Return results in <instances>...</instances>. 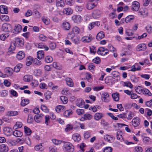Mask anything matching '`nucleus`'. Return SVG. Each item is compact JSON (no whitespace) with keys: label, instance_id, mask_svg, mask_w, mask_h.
I'll return each mask as SVG.
<instances>
[{"label":"nucleus","instance_id":"obj_1","mask_svg":"<svg viewBox=\"0 0 152 152\" xmlns=\"http://www.w3.org/2000/svg\"><path fill=\"white\" fill-rule=\"evenodd\" d=\"M64 143V147L66 150V151L68 152H73L74 150V147L73 145L69 142H65L63 141Z\"/></svg>","mask_w":152,"mask_h":152},{"label":"nucleus","instance_id":"obj_2","mask_svg":"<svg viewBox=\"0 0 152 152\" xmlns=\"http://www.w3.org/2000/svg\"><path fill=\"white\" fill-rule=\"evenodd\" d=\"M109 52L108 49L104 47H99L97 51V53L98 54L102 56H104L106 55Z\"/></svg>","mask_w":152,"mask_h":152},{"label":"nucleus","instance_id":"obj_3","mask_svg":"<svg viewBox=\"0 0 152 152\" xmlns=\"http://www.w3.org/2000/svg\"><path fill=\"white\" fill-rule=\"evenodd\" d=\"M109 95L107 93L104 92L101 96L102 99L104 102H108L110 101V99L109 98Z\"/></svg>","mask_w":152,"mask_h":152},{"label":"nucleus","instance_id":"obj_4","mask_svg":"<svg viewBox=\"0 0 152 152\" xmlns=\"http://www.w3.org/2000/svg\"><path fill=\"white\" fill-rule=\"evenodd\" d=\"M4 134L7 136H10L12 132V130L9 127H5L3 129Z\"/></svg>","mask_w":152,"mask_h":152},{"label":"nucleus","instance_id":"obj_5","mask_svg":"<svg viewBox=\"0 0 152 152\" xmlns=\"http://www.w3.org/2000/svg\"><path fill=\"white\" fill-rule=\"evenodd\" d=\"M60 12V14L61 15L64 14L70 15L72 13V10L71 8H67L64 9L62 11Z\"/></svg>","mask_w":152,"mask_h":152},{"label":"nucleus","instance_id":"obj_6","mask_svg":"<svg viewBox=\"0 0 152 152\" xmlns=\"http://www.w3.org/2000/svg\"><path fill=\"white\" fill-rule=\"evenodd\" d=\"M93 39L92 35L89 34L88 36H85L83 37L81 39L82 41L86 43L90 42Z\"/></svg>","mask_w":152,"mask_h":152},{"label":"nucleus","instance_id":"obj_7","mask_svg":"<svg viewBox=\"0 0 152 152\" xmlns=\"http://www.w3.org/2000/svg\"><path fill=\"white\" fill-rule=\"evenodd\" d=\"M132 6V9L133 11H137L140 8V4L137 1H134Z\"/></svg>","mask_w":152,"mask_h":152},{"label":"nucleus","instance_id":"obj_8","mask_svg":"<svg viewBox=\"0 0 152 152\" xmlns=\"http://www.w3.org/2000/svg\"><path fill=\"white\" fill-rule=\"evenodd\" d=\"M140 119L139 118H134L133 119L132 121V125L134 127H136L138 126L140 124Z\"/></svg>","mask_w":152,"mask_h":152},{"label":"nucleus","instance_id":"obj_9","mask_svg":"<svg viewBox=\"0 0 152 152\" xmlns=\"http://www.w3.org/2000/svg\"><path fill=\"white\" fill-rule=\"evenodd\" d=\"M101 12L99 10H94L92 13V17L94 18H97L101 15Z\"/></svg>","mask_w":152,"mask_h":152},{"label":"nucleus","instance_id":"obj_10","mask_svg":"<svg viewBox=\"0 0 152 152\" xmlns=\"http://www.w3.org/2000/svg\"><path fill=\"white\" fill-rule=\"evenodd\" d=\"M62 27L64 30H69L70 28V25L69 22H64L62 23Z\"/></svg>","mask_w":152,"mask_h":152},{"label":"nucleus","instance_id":"obj_11","mask_svg":"<svg viewBox=\"0 0 152 152\" xmlns=\"http://www.w3.org/2000/svg\"><path fill=\"white\" fill-rule=\"evenodd\" d=\"M95 4L91 1H89L87 2L86 7V8L88 10H91L93 9L95 7Z\"/></svg>","mask_w":152,"mask_h":152},{"label":"nucleus","instance_id":"obj_12","mask_svg":"<svg viewBox=\"0 0 152 152\" xmlns=\"http://www.w3.org/2000/svg\"><path fill=\"white\" fill-rule=\"evenodd\" d=\"M72 18L74 21L77 23H80L82 20V18L79 15L73 16L72 17Z\"/></svg>","mask_w":152,"mask_h":152},{"label":"nucleus","instance_id":"obj_13","mask_svg":"<svg viewBox=\"0 0 152 152\" xmlns=\"http://www.w3.org/2000/svg\"><path fill=\"white\" fill-rule=\"evenodd\" d=\"M140 91V93H143V94L145 95H147L148 96H151L152 95L151 93L148 89L146 88L139 89V91Z\"/></svg>","mask_w":152,"mask_h":152},{"label":"nucleus","instance_id":"obj_14","mask_svg":"<svg viewBox=\"0 0 152 152\" xmlns=\"http://www.w3.org/2000/svg\"><path fill=\"white\" fill-rule=\"evenodd\" d=\"M9 27H10V25L4 23L2 25L1 30L5 32H9L10 31V30L9 29Z\"/></svg>","mask_w":152,"mask_h":152},{"label":"nucleus","instance_id":"obj_15","mask_svg":"<svg viewBox=\"0 0 152 152\" xmlns=\"http://www.w3.org/2000/svg\"><path fill=\"white\" fill-rule=\"evenodd\" d=\"M0 12L1 13L7 14L8 11L7 7L4 5L1 6H0Z\"/></svg>","mask_w":152,"mask_h":152},{"label":"nucleus","instance_id":"obj_16","mask_svg":"<svg viewBox=\"0 0 152 152\" xmlns=\"http://www.w3.org/2000/svg\"><path fill=\"white\" fill-rule=\"evenodd\" d=\"M22 28V26L19 24L15 26V29L13 31V33L15 34L18 33L21 31Z\"/></svg>","mask_w":152,"mask_h":152},{"label":"nucleus","instance_id":"obj_17","mask_svg":"<svg viewBox=\"0 0 152 152\" xmlns=\"http://www.w3.org/2000/svg\"><path fill=\"white\" fill-rule=\"evenodd\" d=\"M25 56V54L22 51H20L17 53L16 58L18 60H21L24 58Z\"/></svg>","mask_w":152,"mask_h":152},{"label":"nucleus","instance_id":"obj_18","mask_svg":"<svg viewBox=\"0 0 152 152\" xmlns=\"http://www.w3.org/2000/svg\"><path fill=\"white\" fill-rule=\"evenodd\" d=\"M8 151V148L7 145L3 144L0 145V151L1 152H7Z\"/></svg>","mask_w":152,"mask_h":152},{"label":"nucleus","instance_id":"obj_19","mask_svg":"<svg viewBox=\"0 0 152 152\" xmlns=\"http://www.w3.org/2000/svg\"><path fill=\"white\" fill-rule=\"evenodd\" d=\"M43 115L42 114H39L35 115L34 117V120L37 123H39L42 120V118Z\"/></svg>","mask_w":152,"mask_h":152},{"label":"nucleus","instance_id":"obj_20","mask_svg":"<svg viewBox=\"0 0 152 152\" xmlns=\"http://www.w3.org/2000/svg\"><path fill=\"white\" fill-rule=\"evenodd\" d=\"M84 104L85 102L81 99H77L76 101V104L80 107H81V106L84 105Z\"/></svg>","mask_w":152,"mask_h":152},{"label":"nucleus","instance_id":"obj_21","mask_svg":"<svg viewBox=\"0 0 152 152\" xmlns=\"http://www.w3.org/2000/svg\"><path fill=\"white\" fill-rule=\"evenodd\" d=\"M146 45L144 44H141L139 45L137 48V50L138 51L140 50L144 51L146 50Z\"/></svg>","mask_w":152,"mask_h":152},{"label":"nucleus","instance_id":"obj_22","mask_svg":"<svg viewBox=\"0 0 152 152\" xmlns=\"http://www.w3.org/2000/svg\"><path fill=\"white\" fill-rule=\"evenodd\" d=\"M13 134L16 137H19L22 136L23 133L19 130H15L13 132Z\"/></svg>","mask_w":152,"mask_h":152},{"label":"nucleus","instance_id":"obj_23","mask_svg":"<svg viewBox=\"0 0 152 152\" xmlns=\"http://www.w3.org/2000/svg\"><path fill=\"white\" fill-rule=\"evenodd\" d=\"M103 116V115L102 113H96L94 115V118L96 121H99Z\"/></svg>","mask_w":152,"mask_h":152},{"label":"nucleus","instance_id":"obj_24","mask_svg":"<svg viewBox=\"0 0 152 152\" xmlns=\"http://www.w3.org/2000/svg\"><path fill=\"white\" fill-rule=\"evenodd\" d=\"M72 138L75 142H78L81 139L80 134H75L72 136Z\"/></svg>","mask_w":152,"mask_h":152},{"label":"nucleus","instance_id":"obj_25","mask_svg":"<svg viewBox=\"0 0 152 152\" xmlns=\"http://www.w3.org/2000/svg\"><path fill=\"white\" fill-rule=\"evenodd\" d=\"M104 138L105 140L109 142H111V141H113V137L111 136L108 135H106L104 137Z\"/></svg>","mask_w":152,"mask_h":152},{"label":"nucleus","instance_id":"obj_26","mask_svg":"<svg viewBox=\"0 0 152 152\" xmlns=\"http://www.w3.org/2000/svg\"><path fill=\"white\" fill-rule=\"evenodd\" d=\"M104 37V34L103 31L99 32L96 36V39L98 40H100Z\"/></svg>","mask_w":152,"mask_h":152},{"label":"nucleus","instance_id":"obj_27","mask_svg":"<svg viewBox=\"0 0 152 152\" xmlns=\"http://www.w3.org/2000/svg\"><path fill=\"white\" fill-rule=\"evenodd\" d=\"M66 81L67 85L69 86L72 87L73 86L74 83L72 80L69 77H67L66 79Z\"/></svg>","mask_w":152,"mask_h":152},{"label":"nucleus","instance_id":"obj_28","mask_svg":"<svg viewBox=\"0 0 152 152\" xmlns=\"http://www.w3.org/2000/svg\"><path fill=\"white\" fill-rule=\"evenodd\" d=\"M44 56V53L42 50L39 51L37 52V58L39 60L42 59Z\"/></svg>","mask_w":152,"mask_h":152},{"label":"nucleus","instance_id":"obj_29","mask_svg":"<svg viewBox=\"0 0 152 152\" xmlns=\"http://www.w3.org/2000/svg\"><path fill=\"white\" fill-rule=\"evenodd\" d=\"M65 109V107L64 106L58 105L56 106L55 110L57 112L59 113L60 111H62Z\"/></svg>","mask_w":152,"mask_h":152},{"label":"nucleus","instance_id":"obj_30","mask_svg":"<svg viewBox=\"0 0 152 152\" xmlns=\"http://www.w3.org/2000/svg\"><path fill=\"white\" fill-rule=\"evenodd\" d=\"M4 70L5 73L6 74H8L10 75H12V74L13 70L11 68L7 67L4 69Z\"/></svg>","mask_w":152,"mask_h":152},{"label":"nucleus","instance_id":"obj_31","mask_svg":"<svg viewBox=\"0 0 152 152\" xmlns=\"http://www.w3.org/2000/svg\"><path fill=\"white\" fill-rule=\"evenodd\" d=\"M32 61H33V59L32 57L30 56L28 57L26 60V65L29 66L32 64Z\"/></svg>","mask_w":152,"mask_h":152},{"label":"nucleus","instance_id":"obj_32","mask_svg":"<svg viewBox=\"0 0 152 152\" xmlns=\"http://www.w3.org/2000/svg\"><path fill=\"white\" fill-rule=\"evenodd\" d=\"M18 114V112L16 111H8L7 112L6 115L8 116L16 115Z\"/></svg>","mask_w":152,"mask_h":152},{"label":"nucleus","instance_id":"obj_33","mask_svg":"<svg viewBox=\"0 0 152 152\" xmlns=\"http://www.w3.org/2000/svg\"><path fill=\"white\" fill-rule=\"evenodd\" d=\"M56 5L58 7H63L64 5V2L62 0H56Z\"/></svg>","mask_w":152,"mask_h":152},{"label":"nucleus","instance_id":"obj_34","mask_svg":"<svg viewBox=\"0 0 152 152\" xmlns=\"http://www.w3.org/2000/svg\"><path fill=\"white\" fill-rule=\"evenodd\" d=\"M15 43L18 46L21 47L23 45V41L19 38H17L15 39Z\"/></svg>","mask_w":152,"mask_h":152},{"label":"nucleus","instance_id":"obj_35","mask_svg":"<svg viewBox=\"0 0 152 152\" xmlns=\"http://www.w3.org/2000/svg\"><path fill=\"white\" fill-rule=\"evenodd\" d=\"M112 97L115 101H118L119 100V94L116 92L115 93L112 94Z\"/></svg>","mask_w":152,"mask_h":152},{"label":"nucleus","instance_id":"obj_36","mask_svg":"<svg viewBox=\"0 0 152 152\" xmlns=\"http://www.w3.org/2000/svg\"><path fill=\"white\" fill-rule=\"evenodd\" d=\"M38 48H44L46 50H48L49 48L48 47L45 45V44L43 43H39L38 44Z\"/></svg>","mask_w":152,"mask_h":152},{"label":"nucleus","instance_id":"obj_37","mask_svg":"<svg viewBox=\"0 0 152 152\" xmlns=\"http://www.w3.org/2000/svg\"><path fill=\"white\" fill-rule=\"evenodd\" d=\"M23 126L22 123L20 122H17L13 126V129H16L18 128H21Z\"/></svg>","mask_w":152,"mask_h":152},{"label":"nucleus","instance_id":"obj_38","mask_svg":"<svg viewBox=\"0 0 152 152\" xmlns=\"http://www.w3.org/2000/svg\"><path fill=\"white\" fill-rule=\"evenodd\" d=\"M24 131L27 136L30 135L31 133V131L29 128L26 126H25L24 127Z\"/></svg>","mask_w":152,"mask_h":152},{"label":"nucleus","instance_id":"obj_39","mask_svg":"<svg viewBox=\"0 0 152 152\" xmlns=\"http://www.w3.org/2000/svg\"><path fill=\"white\" fill-rule=\"evenodd\" d=\"M73 113V112L71 110H66L64 113V116L68 117L70 115H72Z\"/></svg>","mask_w":152,"mask_h":152},{"label":"nucleus","instance_id":"obj_40","mask_svg":"<svg viewBox=\"0 0 152 152\" xmlns=\"http://www.w3.org/2000/svg\"><path fill=\"white\" fill-rule=\"evenodd\" d=\"M134 18V17L133 15H129L126 17L125 18V21L127 23L131 20H133Z\"/></svg>","mask_w":152,"mask_h":152},{"label":"nucleus","instance_id":"obj_41","mask_svg":"<svg viewBox=\"0 0 152 152\" xmlns=\"http://www.w3.org/2000/svg\"><path fill=\"white\" fill-rule=\"evenodd\" d=\"M0 18L2 21L5 22L8 21L9 17L7 15H3L0 16Z\"/></svg>","mask_w":152,"mask_h":152},{"label":"nucleus","instance_id":"obj_42","mask_svg":"<svg viewBox=\"0 0 152 152\" xmlns=\"http://www.w3.org/2000/svg\"><path fill=\"white\" fill-rule=\"evenodd\" d=\"M29 101L28 99H24L22 100L21 103V105L22 106H24L29 104Z\"/></svg>","mask_w":152,"mask_h":152},{"label":"nucleus","instance_id":"obj_43","mask_svg":"<svg viewBox=\"0 0 152 152\" xmlns=\"http://www.w3.org/2000/svg\"><path fill=\"white\" fill-rule=\"evenodd\" d=\"M22 66V65L21 64H18L14 68V71L16 72H18L20 71V69Z\"/></svg>","mask_w":152,"mask_h":152},{"label":"nucleus","instance_id":"obj_44","mask_svg":"<svg viewBox=\"0 0 152 152\" xmlns=\"http://www.w3.org/2000/svg\"><path fill=\"white\" fill-rule=\"evenodd\" d=\"M32 78L31 75H26L23 77V80L25 82L29 81Z\"/></svg>","mask_w":152,"mask_h":152},{"label":"nucleus","instance_id":"obj_45","mask_svg":"<svg viewBox=\"0 0 152 152\" xmlns=\"http://www.w3.org/2000/svg\"><path fill=\"white\" fill-rule=\"evenodd\" d=\"M15 44L14 43H11L8 50L10 52H12L15 50Z\"/></svg>","mask_w":152,"mask_h":152},{"label":"nucleus","instance_id":"obj_46","mask_svg":"<svg viewBox=\"0 0 152 152\" xmlns=\"http://www.w3.org/2000/svg\"><path fill=\"white\" fill-rule=\"evenodd\" d=\"M34 121V119L32 115L31 114L28 115L27 122L29 124H31Z\"/></svg>","mask_w":152,"mask_h":152},{"label":"nucleus","instance_id":"obj_47","mask_svg":"<svg viewBox=\"0 0 152 152\" xmlns=\"http://www.w3.org/2000/svg\"><path fill=\"white\" fill-rule=\"evenodd\" d=\"M41 109L42 111L45 113H48L49 112V109L44 105H42Z\"/></svg>","mask_w":152,"mask_h":152},{"label":"nucleus","instance_id":"obj_48","mask_svg":"<svg viewBox=\"0 0 152 152\" xmlns=\"http://www.w3.org/2000/svg\"><path fill=\"white\" fill-rule=\"evenodd\" d=\"M60 99L64 104H66L67 102V97L65 96H62L60 97Z\"/></svg>","mask_w":152,"mask_h":152},{"label":"nucleus","instance_id":"obj_49","mask_svg":"<svg viewBox=\"0 0 152 152\" xmlns=\"http://www.w3.org/2000/svg\"><path fill=\"white\" fill-rule=\"evenodd\" d=\"M53 142L55 145H58L61 144L63 141H62L56 139H53L52 140Z\"/></svg>","mask_w":152,"mask_h":152},{"label":"nucleus","instance_id":"obj_50","mask_svg":"<svg viewBox=\"0 0 152 152\" xmlns=\"http://www.w3.org/2000/svg\"><path fill=\"white\" fill-rule=\"evenodd\" d=\"M124 86H126V87H129L131 88H132L133 87V85H132L130 82H124Z\"/></svg>","mask_w":152,"mask_h":152},{"label":"nucleus","instance_id":"obj_51","mask_svg":"<svg viewBox=\"0 0 152 152\" xmlns=\"http://www.w3.org/2000/svg\"><path fill=\"white\" fill-rule=\"evenodd\" d=\"M25 142L28 145H30L31 144V142L29 137L28 136H26L25 137Z\"/></svg>","mask_w":152,"mask_h":152},{"label":"nucleus","instance_id":"obj_52","mask_svg":"<svg viewBox=\"0 0 152 152\" xmlns=\"http://www.w3.org/2000/svg\"><path fill=\"white\" fill-rule=\"evenodd\" d=\"M34 149L36 151H41L42 150V145L41 144L37 145L34 147Z\"/></svg>","mask_w":152,"mask_h":152},{"label":"nucleus","instance_id":"obj_53","mask_svg":"<svg viewBox=\"0 0 152 152\" xmlns=\"http://www.w3.org/2000/svg\"><path fill=\"white\" fill-rule=\"evenodd\" d=\"M44 95L45 99L47 100H48L51 98V94L49 91L45 92L44 94Z\"/></svg>","mask_w":152,"mask_h":152},{"label":"nucleus","instance_id":"obj_54","mask_svg":"<svg viewBox=\"0 0 152 152\" xmlns=\"http://www.w3.org/2000/svg\"><path fill=\"white\" fill-rule=\"evenodd\" d=\"M127 113L126 116V118H127L129 119H131L132 118V113L131 111H127L126 112Z\"/></svg>","mask_w":152,"mask_h":152},{"label":"nucleus","instance_id":"obj_55","mask_svg":"<svg viewBox=\"0 0 152 152\" xmlns=\"http://www.w3.org/2000/svg\"><path fill=\"white\" fill-rule=\"evenodd\" d=\"M45 124L47 125H48L50 123V118L49 116L48 115H46L45 116Z\"/></svg>","mask_w":152,"mask_h":152},{"label":"nucleus","instance_id":"obj_56","mask_svg":"<svg viewBox=\"0 0 152 152\" xmlns=\"http://www.w3.org/2000/svg\"><path fill=\"white\" fill-rule=\"evenodd\" d=\"M90 52L91 53H93L95 54L96 53V50L95 47L93 46L90 47Z\"/></svg>","mask_w":152,"mask_h":152},{"label":"nucleus","instance_id":"obj_57","mask_svg":"<svg viewBox=\"0 0 152 152\" xmlns=\"http://www.w3.org/2000/svg\"><path fill=\"white\" fill-rule=\"evenodd\" d=\"M53 60V58L50 56H47L45 58V61L47 63H50Z\"/></svg>","mask_w":152,"mask_h":152},{"label":"nucleus","instance_id":"obj_58","mask_svg":"<svg viewBox=\"0 0 152 152\" xmlns=\"http://www.w3.org/2000/svg\"><path fill=\"white\" fill-rule=\"evenodd\" d=\"M42 20L43 23L45 24L48 25L50 23V20L47 19L45 17H42Z\"/></svg>","mask_w":152,"mask_h":152},{"label":"nucleus","instance_id":"obj_59","mask_svg":"<svg viewBox=\"0 0 152 152\" xmlns=\"http://www.w3.org/2000/svg\"><path fill=\"white\" fill-rule=\"evenodd\" d=\"M76 112L78 115H81L83 114L84 111L83 109H79L77 110Z\"/></svg>","mask_w":152,"mask_h":152},{"label":"nucleus","instance_id":"obj_60","mask_svg":"<svg viewBox=\"0 0 152 152\" xmlns=\"http://www.w3.org/2000/svg\"><path fill=\"white\" fill-rule=\"evenodd\" d=\"M49 47L52 50L54 49L56 47V44L54 42H51L49 44Z\"/></svg>","mask_w":152,"mask_h":152},{"label":"nucleus","instance_id":"obj_61","mask_svg":"<svg viewBox=\"0 0 152 152\" xmlns=\"http://www.w3.org/2000/svg\"><path fill=\"white\" fill-rule=\"evenodd\" d=\"M84 118L86 120H90L92 118L91 115L89 114H85L84 115Z\"/></svg>","mask_w":152,"mask_h":152},{"label":"nucleus","instance_id":"obj_62","mask_svg":"<svg viewBox=\"0 0 152 152\" xmlns=\"http://www.w3.org/2000/svg\"><path fill=\"white\" fill-rule=\"evenodd\" d=\"M8 93L7 91L6 90H3L1 92V96L4 97L6 96Z\"/></svg>","mask_w":152,"mask_h":152},{"label":"nucleus","instance_id":"obj_63","mask_svg":"<svg viewBox=\"0 0 152 152\" xmlns=\"http://www.w3.org/2000/svg\"><path fill=\"white\" fill-rule=\"evenodd\" d=\"M72 126L70 124L67 125L65 129V131L66 132H68L72 130Z\"/></svg>","mask_w":152,"mask_h":152},{"label":"nucleus","instance_id":"obj_64","mask_svg":"<svg viewBox=\"0 0 152 152\" xmlns=\"http://www.w3.org/2000/svg\"><path fill=\"white\" fill-rule=\"evenodd\" d=\"M112 150V148L111 147H106L104 148V152H111Z\"/></svg>","mask_w":152,"mask_h":152}]
</instances>
